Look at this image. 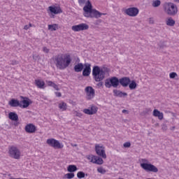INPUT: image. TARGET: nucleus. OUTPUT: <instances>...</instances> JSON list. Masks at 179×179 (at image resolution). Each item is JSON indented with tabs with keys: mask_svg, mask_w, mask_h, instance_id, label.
Wrapping results in <instances>:
<instances>
[{
	"mask_svg": "<svg viewBox=\"0 0 179 179\" xmlns=\"http://www.w3.org/2000/svg\"><path fill=\"white\" fill-rule=\"evenodd\" d=\"M53 61L57 69L63 71L72 63V56L68 53L57 55L53 58Z\"/></svg>",
	"mask_w": 179,
	"mask_h": 179,
	"instance_id": "nucleus-1",
	"label": "nucleus"
},
{
	"mask_svg": "<svg viewBox=\"0 0 179 179\" xmlns=\"http://www.w3.org/2000/svg\"><path fill=\"white\" fill-rule=\"evenodd\" d=\"M83 12L85 17H95V19H99V17H101L102 15H104L99 10L93 9V6H92V3L89 0H87L86 6L83 7Z\"/></svg>",
	"mask_w": 179,
	"mask_h": 179,
	"instance_id": "nucleus-2",
	"label": "nucleus"
},
{
	"mask_svg": "<svg viewBox=\"0 0 179 179\" xmlns=\"http://www.w3.org/2000/svg\"><path fill=\"white\" fill-rule=\"evenodd\" d=\"M106 73H108V70L106 68L101 69L99 66L93 67L92 75L96 82H101L104 79Z\"/></svg>",
	"mask_w": 179,
	"mask_h": 179,
	"instance_id": "nucleus-3",
	"label": "nucleus"
},
{
	"mask_svg": "<svg viewBox=\"0 0 179 179\" xmlns=\"http://www.w3.org/2000/svg\"><path fill=\"white\" fill-rule=\"evenodd\" d=\"M140 166L143 170L147 172L157 173L159 171L157 167L149 163V161L146 159H141L140 160Z\"/></svg>",
	"mask_w": 179,
	"mask_h": 179,
	"instance_id": "nucleus-4",
	"label": "nucleus"
},
{
	"mask_svg": "<svg viewBox=\"0 0 179 179\" xmlns=\"http://www.w3.org/2000/svg\"><path fill=\"white\" fill-rule=\"evenodd\" d=\"M164 10L165 13L169 16H174L175 15H177V12H178L177 6L171 2L165 3L164 4Z\"/></svg>",
	"mask_w": 179,
	"mask_h": 179,
	"instance_id": "nucleus-5",
	"label": "nucleus"
},
{
	"mask_svg": "<svg viewBox=\"0 0 179 179\" xmlns=\"http://www.w3.org/2000/svg\"><path fill=\"white\" fill-rule=\"evenodd\" d=\"M8 155L11 159H15V160H19L22 157V152L19 148L16 145H11L8 147Z\"/></svg>",
	"mask_w": 179,
	"mask_h": 179,
	"instance_id": "nucleus-6",
	"label": "nucleus"
},
{
	"mask_svg": "<svg viewBox=\"0 0 179 179\" xmlns=\"http://www.w3.org/2000/svg\"><path fill=\"white\" fill-rule=\"evenodd\" d=\"M48 13L50 15V17L54 18L55 15L62 13V9L61 6L58 5L50 6L48 7Z\"/></svg>",
	"mask_w": 179,
	"mask_h": 179,
	"instance_id": "nucleus-7",
	"label": "nucleus"
},
{
	"mask_svg": "<svg viewBox=\"0 0 179 179\" xmlns=\"http://www.w3.org/2000/svg\"><path fill=\"white\" fill-rule=\"evenodd\" d=\"M95 152L98 156L102 157V159H107V155L106 154V147L103 144L95 145Z\"/></svg>",
	"mask_w": 179,
	"mask_h": 179,
	"instance_id": "nucleus-8",
	"label": "nucleus"
},
{
	"mask_svg": "<svg viewBox=\"0 0 179 179\" xmlns=\"http://www.w3.org/2000/svg\"><path fill=\"white\" fill-rule=\"evenodd\" d=\"M118 85H120V80H118L117 77H113L105 81V86L108 89H110L111 86H113V87H118Z\"/></svg>",
	"mask_w": 179,
	"mask_h": 179,
	"instance_id": "nucleus-9",
	"label": "nucleus"
},
{
	"mask_svg": "<svg viewBox=\"0 0 179 179\" xmlns=\"http://www.w3.org/2000/svg\"><path fill=\"white\" fill-rule=\"evenodd\" d=\"M46 143L51 148H54V149H62L64 148V144L58 140H55V138H48L46 141Z\"/></svg>",
	"mask_w": 179,
	"mask_h": 179,
	"instance_id": "nucleus-10",
	"label": "nucleus"
},
{
	"mask_svg": "<svg viewBox=\"0 0 179 179\" xmlns=\"http://www.w3.org/2000/svg\"><path fill=\"white\" fill-rule=\"evenodd\" d=\"M87 159L89 161L90 163H92L93 164H99L101 165L103 163H104V161L103 160V158L93 155H87Z\"/></svg>",
	"mask_w": 179,
	"mask_h": 179,
	"instance_id": "nucleus-11",
	"label": "nucleus"
},
{
	"mask_svg": "<svg viewBox=\"0 0 179 179\" xmlns=\"http://www.w3.org/2000/svg\"><path fill=\"white\" fill-rule=\"evenodd\" d=\"M85 92L86 94L87 100H92V99H94V96H96V92L94 89L90 86L85 87Z\"/></svg>",
	"mask_w": 179,
	"mask_h": 179,
	"instance_id": "nucleus-12",
	"label": "nucleus"
},
{
	"mask_svg": "<svg viewBox=\"0 0 179 179\" xmlns=\"http://www.w3.org/2000/svg\"><path fill=\"white\" fill-rule=\"evenodd\" d=\"M71 30L73 31H83L85 30H89V25L86 23L73 25L71 27Z\"/></svg>",
	"mask_w": 179,
	"mask_h": 179,
	"instance_id": "nucleus-13",
	"label": "nucleus"
},
{
	"mask_svg": "<svg viewBox=\"0 0 179 179\" xmlns=\"http://www.w3.org/2000/svg\"><path fill=\"white\" fill-rule=\"evenodd\" d=\"M125 13L128 15V16L135 17L138 15V13H139V10L138 8L133 7L126 9Z\"/></svg>",
	"mask_w": 179,
	"mask_h": 179,
	"instance_id": "nucleus-14",
	"label": "nucleus"
},
{
	"mask_svg": "<svg viewBox=\"0 0 179 179\" xmlns=\"http://www.w3.org/2000/svg\"><path fill=\"white\" fill-rule=\"evenodd\" d=\"M33 103L29 98H24V99L20 101V108H27Z\"/></svg>",
	"mask_w": 179,
	"mask_h": 179,
	"instance_id": "nucleus-15",
	"label": "nucleus"
},
{
	"mask_svg": "<svg viewBox=\"0 0 179 179\" xmlns=\"http://www.w3.org/2000/svg\"><path fill=\"white\" fill-rule=\"evenodd\" d=\"M25 131L28 134H34V132L37 131V127H36L34 124L30 123L25 126Z\"/></svg>",
	"mask_w": 179,
	"mask_h": 179,
	"instance_id": "nucleus-16",
	"label": "nucleus"
},
{
	"mask_svg": "<svg viewBox=\"0 0 179 179\" xmlns=\"http://www.w3.org/2000/svg\"><path fill=\"white\" fill-rule=\"evenodd\" d=\"M119 83L123 87H127L131 83V79L128 77L122 78L119 80Z\"/></svg>",
	"mask_w": 179,
	"mask_h": 179,
	"instance_id": "nucleus-17",
	"label": "nucleus"
},
{
	"mask_svg": "<svg viewBox=\"0 0 179 179\" xmlns=\"http://www.w3.org/2000/svg\"><path fill=\"white\" fill-rule=\"evenodd\" d=\"M85 69L83 71V75L84 76H89L90 75V73L92 72V69L90 68V64H85Z\"/></svg>",
	"mask_w": 179,
	"mask_h": 179,
	"instance_id": "nucleus-18",
	"label": "nucleus"
},
{
	"mask_svg": "<svg viewBox=\"0 0 179 179\" xmlns=\"http://www.w3.org/2000/svg\"><path fill=\"white\" fill-rule=\"evenodd\" d=\"M11 107H20V101L17 99H13L8 102Z\"/></svg>",
	"mask_w": 179,
	"mask_h": 179,
	"instance_id": "nucleus-19",
	"label": "nucleus"
},
{
	"mask_svg": "<svg viewBox=\"0 0 179 179\" xmlns=\"http://www.w3.org/2000/svg\"><path fill=\"white\" fill-rule=\"evenodd\" d=\"M152 115L154 117H157L158 119L159 120H163L164 118V115H163V113L160 112L159 110L157 109H155L153 110V113H152Z\"/></svg>",
	"mask_w": 179,
	"mask_h": 179,
	"instance_id": "nucleus-20",
	"label": "nucleus"
},
{
	"mask_svg": "<svg viewBox=\"0 0 179 179\" xmlns=\"http://www.w3.org/2000/svg\"><path fill=\"white\" fill-rule=\"evenodd\" d=\"M8 118L11 120V121H18L19 120V116L17 115V113L15 112H10L8 113Z\"/></svg>",
	"mask_w": 179,
	"mask_h": 179,
	"instance_id": "nucleus-21",
	"label": "nucleus"
},
{
	"mask_svg": "<svg viewBox=\"0 0 179 179\" xmlns=\"http://www.w3.org/2000/svg\"><path fill=\"white\" fill-rule=\"evenodd\" d=\"M35 85L38 87V89H44L45 86V83L43 80H35Z\"/></svg>",
	"mask_w": 179,
	"mask_h": 179,
	"instance_id": "nucleus-22",
	"label": "nucleus"
},
{
	"mask_svg": "<svg viewBox=\"0 0 179 179\" xmlns=\"http://www.w3.org/2000/svg\"><path fill=\"white\" fill-rule=\"evenodd\" d=\"M166 26H170L171 27H173V26L176 24V20H174L171 17H168L166 20Z\"/></svg>",
	"mask_w": 179,
	"mask_h": 179,
	"instance_id": "nucleus-23",
	"label": "nucleus"
},
{
	"mask_svg": "<svg viewBox=\"0 0 179 179\" xmlns=\"http://www.w3.org/2000/svg\"><path fill=\"white\" fill-rule=\"evenodd\" d=\"M83 68H84L83 64L78 63L74 66V71L75 72H82V71H83Z\"/></svg>",
	"mask_w": 179,
	"mask_h": 179,
	"instance_id": "nucleus-24",
	"label": "nucleus"
},
{
	"mask_svg": "<svg viewBox=\"0 0 179 179\" xmlns=\"http://www.w3.org/2000/svg\"><path fill=\"white\" fill-rule=\"evenodd\" d=\"M113 93L115 96H117V97H123V96H128V94L126 92H122L118 90H114Z\"/></svg>",
	"mask_w": 179,
	"mask_h": 179,
	"instance_id": "nucleus-25",
	"label": "nucleus"
},
{
	"mask_svg": "<svg viewBox=\"0 0 179 179\" xmlns=\"http://www.w3.org/2000/svg\"><path fill=\"white\" fill-rule=\"evenodd\" d=\"M138 86V84H136V81L135 80H130V83H129V87L130 90H135Z\"/></svg>",
	"mask_w": 179,
	"mask_h": 179,
	"instance_id": "nucleus-26",
	"label": "nucleus"
},
{
	"mask_svg": "<svg viewBox=\"0 0 179 179\" xmlns=\"http://www.w3.org/2000/svg\"><path fill=\"white\" fill-rule=\"evenodd\" d=\"M67 171H69V173H75V171H78V167H76V165H69Z\"/></svg>",
	"mask_w": 179,
	"mask_h": 179,
	"instance_id": "nucleus-27",
	"label": "nucleus"
},
{
	"mask_svg": "<svg viewBox=\"0 0 179 179\" xmlns=\"http://www.w3.org/2000/svg\"><path fill=\"white\" fill-rule=\"evenodd\" d=\"M46 83H47L48 86H50L51 87H54V89L55 90H59V87H58L57 85L54 83V82L50 81V80H46Z\"/></svg>",
	"mask_w": 179,
	"mask_h": 179,
	"instance_id": "nucleus-28",
	"label": "nucleus"
},
{
	"mask_svg": "<svg viewBox=\"0 0 179 179\" xmlns=\"http://www.w3.org/2000/svg\"><path fill=\"white\" fill-rule=\"evenodd\" d=\"M48 30H50V31H55L58 30V24H49Z\"/></svg>",
	"mask_w": 179,
	"mask_h": 179,
	"instance_id": "nucleus-29",
	"label": "nucleus"
},
{
	"mask_svg": "<svg viewBox=\"0 0 179 179\" xmlns=\"http://www.w3.org/2000/svg\"><path fill=\"white\" fill-rule=\"evenodd\" d=\"M66 103L65 102H60L59 103V108L62 110V111H65L66 110Z\"/></svg>",
	"mask_w": 179,
	"mask_h": 179,
	"instance_id": "nucleus-30",
	"label": "nucleus"
},
{
	"mask_svg": "<svg viewBox=\"0 0 179 179\" xmlns=\"http://www.w3.org/2000/svg\"><path fill=\"white\" fill-rule=\"evenodd\" d=\"M87 177V174H85V172L83 171H78L77 173V177L79 179L85 178V176Z\"/></svg>",
	"mask_w": 179,
	"mask_h": 179,
	"instance_id": "nucleus-31",
	"label": "nucleus"
},
{
	"mask_svg": "<svg viewBox=\"0 0 179 179\" xmlns=\"http://www.w3.org/2000/svg\"><path fill=\"white\" fill-rule=\"evenodd\" d=\"M161 3H162V2L160 1V0H155L152 1V6L154 8H157V7L160 6Z\"/></svg>",
	"mask_w": 179,
	"mask_h": 179,
	"instance_id": "nucleus-32",
	"label": "nucleus"
},
{
	"mask_svg": "<svg viewBox=\"0 0 179 179\" xmlns=\"http://www.w3.org/2000/svg\"><path fill=\"white\" fill-rule=\"evenodd\" d=\"M64 178H67V179H72L75 178V173L70 172L69 173H66V175H64Z\"/></svg>",
	"mask_w": 179,
	"mask_h": 179,
	"instance_id": "nucleus-33",
	"label": "nucleus"
},
{
	"mask_svg": "<svg viewBox=\"0 0 179 179\" xmlns=\"http://www.w3.org/2000/svg\"><path fill=\"white\" fill-rule=\"evenodd\" d=\"M97 110H99V108H97L96 106H91L90 108V110H91V113H92V115L93 114H96V113H97Z\"/></svg>",
	"mask_w": 179,
	"mask_h": 179,
	"instance_id": "nucleus-34",
	"label": "nucleus"
},
{
	"mask_svg": "<svg viewBox=\"0 0 179 179\" xmlns=\"http://www.w3.org/2000/svg\"><path fill=\"white\" fill-rule=\"evenodd\" d=\"M97 171L100 174H106L107 173V171H106V169H104V168H103L101 166L97 168Z\"/></svg>",
	"mask_w": 179,
	"mask_h": 179,
	"instance_id": "nucleus-35",
	"label": "nucleus"
},
{
	"mask_svg": "<svg viewBox=\"0 0 179 179\" xmlns=\"http://www.w3.org/2000/svg\"><path fill=\"white\" fill-rule=\"evenodd\" d=\"M178 76V75L176 72H172L169 74L170 79H176Z\"/></svg>",
	"mask_w": 179,
	"mask_h": 179,
	"instance_id": "nucleus-36",
	"label": "nucleus"
},
{
	"mask_svg": "<svg viewBox=\"0 0 179 179\" xmlns=\"http://www.w3.org/2000/svg\"><path fill=\"white\" fill-rule=\"evenodd\" d=\"M83 113H85V114H87V115H93V113L91 112L90 108L84 109Z\"/></svg>",
	"mask_w": 179,
	"mask_h": 179,
	"instance_id": "nucleus-37",
	"label": "nucleus"
},
{
	"mask_svg": "<svg viewBox=\"0 0 179 179\" xmlns=\"http://www.w3.org/2000/svg\"><path fill=\"white\" fill-rule=\"evenodd\" d=\"M87 3V1L86 0H78V3L80 6H86V3Z\"/></svg>",
	"mask_w": 179,
	"mask_h": 179,
	"instance_id": "nucleus-38",
	"label": "nucleus"
},
{
	"mask_svg": "<svg viewBox=\"0 0 179 179\" xmlns=\"http://www.w3.org/2000/svg\"><path fill=\"white\" fill-rule=\"evenodd\" d=\"M124 148H131V143L129 142H126L123 145Z\"/></svg>",
	"mask_w": 179,
	"mask_h": 179,
	"instance_id": "nucleus-39",
	"label": "nucleus"
},
{
	"mask_svg": "<svg viewBox=\"0 0 179 179\" xmlns=\"http://www.w3.org/2000/svg\"><path fill=\"white\" fill-rule=\"evenodd\" d=\"M75 115H76V117H79L80 118H81V117H83V114H82V113L80 112H75Z\"/></svg>",
	"mask_w": 179,
	"mask_h": 179,
	"instance_id": "nucleus-40",
	"label": "nucleus"
},
{
	"mask_svg": "<svg viewBox=\"0 0 179 179\" xmlns=\"http://www.w3.org/2000/svg\"><path fill=\"white\" fill-rule=\"evenodd\" d=\"M30 27H31V24H29V25H25L24 27V30H29V29H30Z\"/></svg>",
	"mask_w": 179,
	"mask_h": 179,
	"instance_id": "nucleus-41",
	"label": "nucleus"
},
{
	"mask_svg": "<svg viewBox=\"0 0 179 179\" xmlns=\"http://www.w3.org/2000/svg\"><path fill=\"white\" fill-rule=\"evenodd\" d=\"M43 50V52H45L46 54H48V52H50V50L46 47H44Z\"/></svg>",
	"mask_w": 179,
	"mask_h": 179,
	"instance_id": "nucleus-42",
	"label": "nucleus"
},
{
	"mask_svg": "<svg viewBox=\"0 0 179 179\" xmlns=\"http://www.w3.org/2000/svg\"><path fill=\"white\" fill-rule=\"evenodd\" d=\"M149 23L150 24H153V23H155V20L153 19V18H150L149 19Z\"/></svg>",
	"mask_w": 179,
	"mask_h": 179,
	"instance_id": "nucleus-43",
	"label": "nucleus"
},
{
	"mask_svg": "<svg viewBox=\"0 0 179 179\" xmlns=\"http://www.w3.org/2000/svg\"><path fill=\"white\" fill-rule=\"evenodd\" d=\"M55 94L57 97H61L62 96V94H61V92H55Z\"/></svg>",
	"mask_w": 179,
	"mask_h": 179,
	"instance_id": "nucleus-44",
	"label": "nucleus"
},
{
	"mask_svg": "<svg viewBox=\"0 0 179 179\" xmlns=\"http://www.w3.org/2000/svg\"><path fill=\"white\" fill-rule=\"evenodd\" d=\"M122 113H128V110H125V109H124L122 111Z\"/></svg>",
	"mask_w": 179,
	"mask_h": 179,
	"instance_id": "nucleus-45",
	"label": "nucleus"
},
{
	"mask_svg": "<svg viewBox=\"0 0 179 179\" xmlns=\"http://www.w3.org/2000/svg\"><path fill=\"white\" fill-rule=\"evenodd\" d=\"M174 2H177V3H179V0H173Z\"/></svg>",
	"mask_w": 179,
	"mask_h": 179,
	"instance_id": "nucleus-46",
	"label": "nucleus"
},
{
	"mask_svg": "<svg viewBox=\"0 0 179 179\" xmlns=\"http://www.w3.org/2000/svg\"><path fill=\"white\" fill-rule=\"evenodd\" d=\"M77 61L79 62L80 60L79 59H77Z\"/></svg>",
	"mask_w": 179,
	"mask_h": 179,
	"instance_id": "nucleus-47",
	"label": "nucleus"
},
{
	"mask_svg": "<svg viewBox=\"0 0 179 179\" xmlns=\"http://www.w3.org/2000/svg\"><path fill=\"white\" fill-rule=\"evenodd\" d=\"M100 85H103L101 83H99Z\"/></svg>",
	"mask_w": 179,
	"mask_h": 179,
	"instance_id": "nucleus-48",
	"label": "nucleus"
},
{
	"mask_svg": "<svg viewBox=\"0 0 179 179\" xmlns=\"http://www.w3.org/2000/svg\"><path fill=\"white\" fill-rule=\"evenodd\" d=\"M73 146H77L76 144H75Z\"/></svg>",
	"mask_w": 179,
	"mask_h": 179,
	"instance_id": "nucleus-49",
	"label": "nucleus"
},
{
	"mask_svg": "<svg viewBox=\"0 0 179 179\" xmlns=\"http://www.w3.org/2000/svg\"><path fill=\"white\" fill-rule=\"evenodd\" d=\"M119 179H123V178H119Z\"/></svg>",
	"mask_w": 179,
	"mask_h": 179,
	"instance_id": "nucleus-50",
	"label": "nucleus"
}]
</instances>
